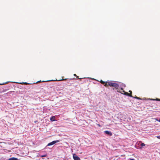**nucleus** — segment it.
Masks as SVG:
<instances>
[{
  "label": "nucleus",
  "instance_id": "obj_22",
  "mask_svg": "<svg viewBox=\"0 0 160 160\" xmlns=\"http://www.w3.org/2000/svg\"><path fill=\"white\" fill-rule=\"evenodd\" d=\"M137 99H141L139 97H138V98H137Z\"/></svg>",
  "mask_w": 160,
  "mask_h": 160
},
{
  "label": "nucleus",
  "instance_id": "obj_2",
  "mask_svg": "<svg viewBox=\"0 0 160 160\" xmlns=\"http://www.w3.org/2000/svg\"><path fill=\"white\" fill-rule=\"evenodd\" d=\"M100 82L102 84H104V85L106 87H108V86H110V82H104L102 80H101Z\"/></svg>",
  "mask_w": 160,
  "mask_h": 160
},
{
  "label": "nucleus",
  "instance_id": "obj_21",
  "mask_svg": "<svg viewBox=\"0 0 160 160\" xmlns=\"http://www.w3.org/2000/svg\"><path fill=\"white\" fill-rule=\"evenodd\" d=\"M151 100L154 101V100H156V99H151Z\"/></svg>",
  "mask_w": 160,
  "mask_h": 160
},
{
  "label": "nucleus",
  "instance_id": "obj_27",
  "mask_svg": "<svg viewBox=\"0 0 160 160\" xmlns=\"http://www.w3.org/2000/svg\"><path fill=\"white\" fill-rule=\"evenodd\" d=\"M110 135H111V136L112 135V133L111 132Z\"/></svg>",
  "mask_w": 160,
  "mask_h": 160
},
{
  "label": "nucleus",
  "instance_id": "obj_26",
  "mask_svg": "<svg viewBox=\"0 0 160 160\" xmlns=\"http://www.w3.org/2000/svg\"><path fill=\"white\" fill-rule=\"evenodd\" d=\"M41 82V81H38V82Z\"/></svg>",
  "mask_w": 160,
  "mask_h": 160
},
{
  "label": "nucleus",
  "instance_id": "obj_5",
  "mask_svg": "<svg viewBox=\"0 0 160 160\" xmlns=\"http://www.w3.org/2000/svg\"><path fill=\"white\" fill-rule=\"evenodd\" d=\"M73 157L74 160H80V158L75 154L73 155Z\"/></svg>",
  "mask_w": 160,
  "mask_h": 160
},
{
  "label": "nucleus",
  "instance_id": "obj_9",
  "mask_svg": "<svg viewBox=\"0 0 160 160\" xmlns=\"http://www.w3.org/2000/svg\"><path fill=\"white\" fill-rule=\"evenodd\" d=\"M145 145V144L144 143H141V147H140V148L142 149V147H143V146H144Z\"/></svg>",
  "mask_w": 160,
  "mask_h": 160
},
{
  "label": "nucleus",
  "instance_id": "obj_1",
  "mask_svg": "<svg viewBox=\"0 0 160 160\" xmlns=\"http://www.w3.org/2000/svg\"><path fill=\"white\" fill-rule=\"evenodd\" d=\"M111 87L114 88L115 89H118L119 87V85L117 83L111 82Z\"/></svg>",
  "mask_w": 160,
  "mask_h": 160
},
{
  "label": "nucleus",
  "instance_id": "obj_29",
  "mask_svg": "<svg viewBox=\"0 0 160 160\" xmlns=\"http://www.w3.org/2000/svg\"><path fill=\"white\" fill-rule=\"evenodd\" d=\"M159 121L160 122V119H159Z\"/></svg>",
  "mask_w": 160,
  "mask_h": 160
},
{
  "label": "nucleus",
  "instance_id": "obj_24",
  "mask_svg": "<svg viewBox=\"0 0 160 160\" xmlns=\"http://www.w3.org/2000/svg\"><path fill=\"white\" fill-rule=\"evenodd\" d=\"M130 160H135L133 159H130Z\"/></svg>",
  "mask_w": 160,
  "mask_h": 160
},
{
  "label": "nucleus",
  "instance_id": "obj_15",
  "mask_svg": "<svg viewBox=\"0 0 160 160\" xmlns=\"http://www.w3.org/2000/svg\"><path fill=\"white\" fill-rule=\"evenodd\" d=\"M129 92H130L129 94H131V95H132V91H131V90H129Z\"/></svg>",
  "mask_w": 160,
  "mask_h": 160
},
{
  "label": "nucleus",
  "instance_id": "obj_3",
  "mask_svg": "<svg viewBox=\"0 0 160 160\" xmlns=\"http://www.w3.org/2000/svg\"><path fill=\"white\" fill-rule=\"evenodd\" d=\"M60 141L59 140L54 141L48 144L47 146H49L53 145L57 142H59Z\"/></svg>",
  "mask_w": 160,
  "mask_h": 160
},
{
  "label": "nucleus",
  "instance_id": "obj_6",
  "mask_svg": "<svg viewBox=\"0 0 160 160\" xmlns=\"http://www.w3.org/2000/svg\"><path fill=\"white\" fill-rule=\"evenodd\" d=\"M55 116H52V117L50 118V120L52 121H55Z\"/></svg>",
  "mask_w": 160,
  "mask_h": 160
},
{
  "label": "nucleus",
  "instance_id": "obj_17",
  "mask_svg": "<svg viewBox=\"0 0 160 160\" xmlns=\"http://www.w3.org/2000/svg\"><path fill=\"white\" fill-rule=\"evenodd\" d=\"M72 79H69V80L68 82H67V83H69V82H70V80H71Z\"/></svg>",
  "mask_w": 160,
  "mask_h": 160
},
{
  "label": "nucleus",
  "instance_id": "obj_12",
  "mask_svg": "<svg viewBox=\"0 0 160 160\" xmlns=\"http://www.w3.org/2000/svg\"><path fill=\"white\" fill-rule=\"evenodd\" d=\"M67 79L65 78V79H60V80H56L55 81H62V80H65Z\"/></svg>",
  "mask_w": 160,
  "mask_h": 160
},
{
  "label": "nucleus",
  "instance_id": "obj_19",
  "mask_svg": "<svg viewBox=\"0 0 160 160\" xmlns=\"http://www.w3.org/2000/svg\"><path fill=\"white\" fill-rule=\"evenodd\" d=\"M157 138H158L160 139V136H157Z\"/></svg>",
  "mask_w": 160,
  "mask_h": 160
},
{
  "label": "nucleus",
  "instance_id": "obj_16",
  "mask_svg": "<svg viewBox=\"0 0 160 160\" xmlns=\"http://www.w3.org/2000/svg\"><path fill=\"white\" fill-rule=\"evenodd\" d=\"M156 100L157 101H160V99H158V98H157L156 99Z\"/></svg>",
  "mask_w": 160,
  "mask_h": 160
},
{
  "label": "nucleus",
  "instance_id": "obj_7",
  "mask_svg": "<svg viewBox=\"0 0 160 160\" xmlns=\"http://www.w3.org/2000/svg\"><path fill=\"white\" fill-rule=\"evenodd\" d=\"M8 160H18V159L16 158H9Z\"/></svg>",
  "mask_w": 160,
  "mask_h": 160
},
{
  "label": "nucleus",
  "instance_id": "obj_28",
  "mask_svg": "<svg viewBox=\"0 0 160 160\" xmlns=\"http://www.w3.org/2000/svg\"><path fill=\"white\" fill-rule=\"evenodd\" d=\"M37 122V121H35V123H36V122Z\"/></svg>",
  "mask_w": 160,
  "mask_h": 160
},
{
  "label": "nucleus",
  "instance_id": "obj_23",
  "mask_svg": "<svg viewBox=\"0 0 160 160\" xmlns=\"http://www.w3.org/2000/svg\"><path fill=\"white\" fill-rule=\"evenodd\" d=\"M74 76H76V77L77 76L75 74H74Z\"/></svg>",
  "mask_w": 160,
  "mask_h": 160
},
{
  "label": "nucleus",
  "instance_id": "obj_10",
  "mask_svg": "<svg viewBox=\"0 0 160 160\" xmlns=\"http://www.w3.org/2000/svg\"><path fill=\"white\" fill-rule=\"evenodd\" d=\"M47 156V154H45V155H42L41 156H40V157H46V156Z\"/></svg>",
  "mask_w": 160,
  "mask_h": 160
},
{
  "label": "nucleus",
  "instance_id": "obj_4",
  "mask_svg": "<svg viewBox=\"0 0 160 160\" xmlns=\"http://www.w3.org/2000/svg\"><path fill=\"white\" fill-rule=\"evenodd\" d=\"M121 90L123 92H124V94L132 97L131 94H129L128 93L125 92L122 88H121Z\"/></svg>",
  "mask_w": 160,
  "mask_h": 160
},
{
  "label": "nucleus",
  "instance_id": "obj_20",
  "mask_svg": "<svg viewBox=\"0 0 160 160\" xmlns=\"http://www.w3.org/2000/svg\"><path fill=\"white\" fill-rule=\"evenodd\" d=\"M134 98H138V97H137L136 96H135V97H133Z\"/></svg>",
  "mask_w": 160,
  "mask_h": 160
},
{
  "label": "nucleus",
  "instance_id": "obj_14",
  "mask_svg": "<svg viewBox=\"0 0 160 160\" xmlns=\"http://www.w3.org/2000/svg\"><path fill=\"white\" fill-rule=\"evenodd\" d=\"M76 78H77L78 79H79L80 80H81L82 78H78V76H76Z\"/></svg>",
  "mask_w": 160,
  "mask_h": 160
},
{
  "label": "nucleus",
  "instance_id": "obj_13",
  "mask_svg": "<svg viewBox=\"0 0 160 160\" xmlns=\"http://www.w3.org/2000/svg\"><path fill=\"white\" fill-rule=\"evenodd\" d=\"M12 92H14V91H10V92H8L7 94H11L12 93Z\"/></svg>",
  "mask_w": 160,
  "mask_h": 160
},
{
  "label": "nucleus",
  "instance_id": "obj_25",
  "mask_svg": "<svg viewBox=\"0 0 160 160\" xmlns=\"http://www.w3.org/2000/svg\"><path fill=\"white\" fill-rule=\"evenodd\" d=\"M55 84H57V85H59V84H57V83H55Z\"/></svg>",
  "mask_w": 160,
  "mask_h": 160
},
{
  "label": "nucleus",
  "instance_id": "obj_18",
  "mask_svg": "<svg viewBox=\"0 0 160 160\" xmlns=\"http://www.w3.org/2000/svg\"><path fill=\"white\" fill-rule=\"evenodd\" d=\"M53 81V80H50V81ZM47 82V81H42V82Z\"/></svg>",
  "mask_w": 160,
  "mask_h": 160
},
{
  "label": "nucleus",
  "instance_id": "obj_8",
  "mask_svg": "<svg viewBox=\"0 0 160 160\" xmlns=\"http://www.w3.org/2000/svg\"><path fill=\"white\" fill-rule=\"evenodd\" d=\"M104 132L106 134H107L108 135L110 134V132L108 131H106Z\"/></svg>",
  "mask_w": 160,
  "mask_h": 160
},
{
  "label": "nucleus",
  "instance_id": "obj_11",
  "mask_svg": "<svg viewBox=\"0 0 160 160\" xmlns=\"http://www.w3.org/2000/svg\"><path fill=\"white\" fill-rule=\"evenodd\" d=\"M117 92H120L121 93L123 94V92H122V91L121 90V88L120 89V90H119V91L118 90Z\"/></svg>",
  "mask_w": 160,
  "mask_h": 160
}]
</instances>
